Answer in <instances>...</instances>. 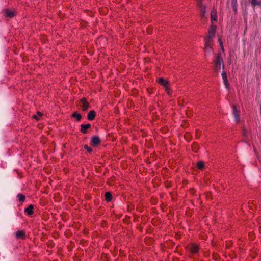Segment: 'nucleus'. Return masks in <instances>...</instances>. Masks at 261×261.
Instances as JSON below:
<instances>
[{
  "instance_id": "f257e3e1",
  "label": "nucleus",
  "mask_w": 261,
  "mask_h": 261,
  "mask_svg": "<svg viewBox=\"0 0 261 261\" xmlns=\"http://www.w3.org/2000/svg\"><path fill=\"white\" fill-rule=\"evenodd\" d=\"M214 69L216 72H218L220 69L221 65L222 64H223V60L221 57L220 54H218L216 56L215 60H214ZM222 67L224 68V65H223Z\"/></svg>"
},
{
  "instance_id": "f03ea898",
  "label": "nucleus",
  "mask_w": 261,
  "mask_h": 261,
  "mask_svg": "<svg viewBox=\"0 0 261 261\" xmlns=\"http://www.w3.org/2000/svg\"><path fill=\"white\" fill-rule=\"evenodd\" d=\"M216 29V25L212 23L211 25L208 30L207 36L205 38V40L213 41V38L215 36Z\"/></svg>"
},
{
  "instance_id": "7ed1b4c3",
  "label": "nucleus",
  "mask_w": 261,
  "mask_h": 261,
  "mask_svg": "<svg viewBox=\"0 0 261 261\" xmlns=\"http://www.w3.org/2000/svg\"><path fill=\"white\" fill-rule=\"evenodd\" d=\"M158 82L160 83L161 85L164 87L166 91L168 93H170V89L168 86V81L164 79V78L160 77L158 80Z\"/></svg>"
},
{
  "instance_id": "20e7f679",
  "label": "nucleus",
  "mask_w": 261,
  "mask_h": 261,
  "mask_svg": "<svg viewBox=\"0 0 261 261\" xmlns=\"http://www.w3.org/2000/svg\"><path fill=\"white\" fill-rule=\"evenodd\" d=\"M213 41L205 40V52L207 54H210L213 51L212 48Z\"/></svg>"
},
{
  "instance_id": "39448f33",
  "label": "nucleus",
  "mask_w": 261,
  "mask_h": 261,
  "mask_svg": "<svg viewBox=\"0 0 261 261\" xmlns=\"http://www.w3.org/2000/svg\"><path fill=\"white\" fill-rule=\"evenodd\" d=\"M100 139L98 136H94L91 138V145L92 146L95 147L100 144Z\"/></svg>"
},
{
  "instance_id": "423d86ee",
  "label": "nucleus",
  "mask_w": 261,
  "mask_h": 261,
  "mask_svg": "<svg viewBox=\"0 0 261 261\" xmlns=\"http://www.w3.org/2000/svg\"><path fill=\"white\" fill-rule=\"evenodd\" d=\"M81 107L82 108V110L84 111L87 110L88 108L89 105L88 102L87 101L85 98L83 97L81 99Z\"/></svg>"
},
{
  "instance_id": "0eeeda50",
  "label": "nucleus",
  "mask_w": 261,
  "mask_h": 261,
  "mask_svg": "<svg viewBox=\"0 0 261 261\" xmlns=\"http://www.w3.org/2000/svg\"><path fill=\"white\" fill-rule=\"evenodd\" d=\"M232 111L233 115L234 116L235 120L236 122L238 123L240 121V114L238 110H237V108L236 106H233L232 107Z\"/></svg>"
},
{
  "instance_id": "6e6552de",
  "label": "nucleus",
  "mask_w": 261,
  "mask_h": 261,
  "mask_svg": "<svg viewBox=\"0 0 261 261\" xmlns=\"http://www.w3.org/2000/svg\"><path fill=\"white\" fill-rule=\"evenodd\" d=\"M190 250L193 254L197 253L199 251V247L195 244H192L190 246Z\"/></svg>"
},
{
  "instance_id": "1a4fd4ad",
  "label": "nucleus",
  "mask_w": 261,
  "mask_h": 261,
  "mask_svg": "<svg viewBox=\"0 0 261 261\" xmlns=\"http://www.w3.org/2000/svg\"><path fill=\"white\" fill-rule=\"evenodd\" d=\"M91 127V124L88 123L87 124H81V131L83 134H86L87 133V130L88 129L90 128Z\"/></svg>"
},
{
  "instance_id": "9d476101",
  "label": "nucleus",
  "mask_w": 261,
  "mask_h": 261,
  "mask_svg": "<svg viewBox=\"0 0 261 261\" xmlns=\"http://www.w3.org/2000/svg\"><path fill=\"white\" fill-rule=\"evenodd\" d=\"M15 237L17 239H24L25 237V233L23 230H18L15 233Z\"/></svg>"
},
{
  "instance_id": "9b49d317",
  "label": "nucleus",
  "mask_w": 261,
  "mask_h": 261,
  "mask_svg": "<svg viewBox=\"0 0 261 261\" xmlns=\"http://www.w3.org/2000/svg\"><path fill=\"white\" fill-rule=\"evenodd\" d=\"M4 12L5 15L9 18H12L15 15L14 12L9 9H6Z\"/></svg>"
},
{
  "instance_id": "f8f14e48",
  "label": "nucleus",
  "mask_w": 261,
  "mask_h": 261,
  "mask_svg": "<svg viewBox=\"0 0 261 261\" xmlns=\"http://www.w3.org/2000/svg\"><path fill=\"white\" fill-rule=\"evenodd\" d=\"M222 77L223 80L224 84L225 86V87L228 89V82L227 78V74L225 71H223L222 73Z\"/></svg>"
},
{
  "instance_id": "ddd939ff",
  "label": "nucleus",
  "mask_w": 261,
  "mask_h": 261,
  "mask_svg": "<svg viewBox=\"0 0 261 261\" xmlns=\"http://www.w3.org/2000/svg\"><path fill=\"white\" fill-rule=\"evenodd\" d=\"M198 6L201 8V17H203L204 16L205 12V7L203 6L202 4L201 0H198Z\"/></svg>"
},
{
  "instance_id": "4468645a",
  "label": "nucleus",
  "mask_w": 261,
  "mask_h": 261,
  "mask_svg": "<svg viewBox=\"0 0 261 261\" xmlns=\"http://www.w3.org/2000/svg\"><path fill=\"white\" fill-rule=\"evenodd\" d=\"M33 205L32 204H30L29 205L28 207L25 208L24 212L29 216L32 215L33 214L34 212L33 211Z\"/></svg>"
},
{
  "instance_id": "2eb2a0df",
  "label": "nucleus",
  "mask_w": 261,
  "mask_h": 261,
  "mask_svg": "<svg viewBox=\"0 0 261 261\" xmlns=\"http://www.w3.org/2000/svg\"><path fill=\"white\" fill-rule=\"evenodd\" d=\"M95 117V112L94 110L90 111L87 115V119L89 120H93Z\"/></svg>"
},
{
  "instance_id": "dca6fc26",
  "label": "nucleus",
  "mask_w": 261,
  "mask_h": 261,
  "mask_svg": "<svg viewBox=\"0 0 261 261\" xmlns=\"http://www.w3.org/2000/svg\"><path fill=\"white\" fill-rule=\"evenodd\" d=\"M249 2L253 7L261 6V0H249Z\"/></svg>"
},
{
  "instance_id": "f3484780",
  "label": "nucleus",
  "mask_w": 261,
  "mask_h": 261,
  "mask_svg": "<svg viewBox=\"0 0 261 261\" xmlns=\"http://www.w3.org/2000/svg\"><path fill=\"white\" fill-rule=\"evenodd\" d=\"M217 19V12L216 10L213 9L211 11V20L212 21H216Z\"/></svg>"
},
{
  "instance_id": "a211bd4d",
  "label": "nucleus",
  "mask_w": 261,
  "mask_h": 261,
  "mask_svg": "<svg viewBox=\"0 0 261 261\" xmlns=\"http://www.w3.org/2000/svg\"><path fill=\"white\" fill-rule=\"evenodd\" d=\"M112 195L110 192H108L105 193V198L107 201H111L112 199Z\"/></svg>"
},
{
  "instance_id": "6ab92c4d",
  "label": "nucleus",
  "mask_w": 261,
  "mask_h": 261,
  "mask_svg": "<svg viewBox=\"0 0 261 261\" xmlns=\"http://www.w3.org/2000/svg\"><path fill=\"white\" fill-rule=\"evenodd\" d=\"M17 197L18 200H19V201H20V202H23L25 199V196L21 193L18 194L17 195Z\"/></svg>"
},
{
  "instance_id": "aec40b11",
  "label": "nucleus",
  "mask_w": 261,
  "mask_h": 261,
  "mask_svg": "<svg viewBox=\"0 0 261 261\" xmlns=\"http://www.w3.org/2000/svg\"><path fill=\"white\" fill-rule=\"evenodd\" d=\"M72 116L73 117L76 118L78 121H80L81 119L82 116L81 115L77 112H75L73 113Z\"/></svg>"
},
{
  "instance_id": "412c9836",
  "label": "nucleus",
  "mask_w": 261,
  "mask_h": 261,
  "mask_svg": "<svg viewBox=\"0 0 261 261\" xmlns=\"http://www.w3.org/2000/svg\"><path fill=\"white\" fill-rule=\"evenodd\" d=\"M197 167L199 169H202L204 167V163L202 161H199L197 163Z\"/></svg>"
},
{
  "instance_id": "4be33fe9",
  "label": "nucleus",
  "mask_w": 261,
  "mask_h": 261,
  "mask_svg": "<svg viewBox=\"0 0 261 261\" xmlns=\"http://www.w3.org/2000/svg\"><path fill=\"white\" fill-rule=\"evenodd\" d=\"M42 116V114L41 112H38L37 115H34L33 116V118L36 119L37 120H39V117Z\"/></svg>"
},
{
  "instance_id": "5701e85b",
  "label": "nucleus",
  "mask_w": 261,
  "mask_h": 261,
  "mask_svg": "<svg viewBox=\"0 0 261 261\" xmlns=\"http://www.w3.org/2000/svg\"><path fill=\"white\" fill-rule=\"evenodd\" d=\"M84 148L89 152H91L92 151V148L90 147H89L87 145H85Z\"/></svg>"
},
{
  "instance_id": "b1692460",
  "label": "nucleus",
  "mask_w": 261,
  "mask_h": 261,
  "mask_svg": "<svg viewBox=\"0 0 261 261\" xmlns=\"http://www.w3.org/2000/svg\"><path fill=\"white\" fill-rule=\"evenodd\" d=\"M231 1H232V5L233 8L234 9H236L237 0H231Z\"/></svg>"
},
{
  "instance_id": "393cba45",
  "label": "nucleus",
  "mask_w": 261,
  "mask_h": 261,
  "mask_svg": "<svg viewBox=\"0 0 261 261\" xmlns=\"http://www.w3.org/2000/svg\"><path fill=\"white\" fill-rule=\"evenodd\" d=\"M218 41H219L220 45L221 46V47L222 48V50H223V43H222V41L221 40V39L219 38V40H218Z\"/></svg>"
}]
</instances>
